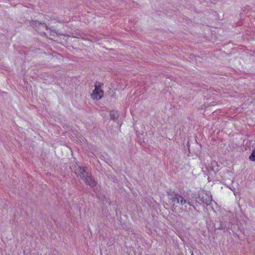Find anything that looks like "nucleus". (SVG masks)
Segmentation results:
<instances>
[{
	"label": "nucleus",
	"mask_w": 255,
	"mask_h": 255,
	"mask_svg": "<svg viewBox=\"0 0 255 255\" xmlns=\"http://www.w3.org/2000/svg\"><path fill=\"white\" fill-rule=\"evenodd\" d=\"M77 170V171L75 170V172L78 174L85 181L86 184L92 187L96 185L95 181L91 176L88 175L86 168L78 166Z\"/></svg>",
	"instance_id": "1"
},
{
	"label": "nucleus",
	"mask_w": 255,
	"mask_h": 255,
	"mask_svg": "<svg viewBox=\"0 0 255 255\" xmlns=\"http://www.w3.org/2000/svg\"><path fill=\"white\" fill-rule=\"evenodd\" d=\"M95 87V89L91 94V98L94 100H99L104 95L103 91L101 89V84L100 83H96Z\"/></svg>",
	"instance_id": "2"
},
{
	"label": "nucleus",
	"mask_w": 255,
	"mask_h": 255,
	"mask_svg": "<svg viewBox=\"0 0 255 255\" xmlns=\"http://www.w3.org/2000/svg\"><path fill=\"white\" fill-rule=\"evenodd\" d=\"M212 200V196L208 194H205L204 196L203 195L201 199V201L206 204V205H209Z\"/></svg>",
	"instance_id": "3"
},
{
	"label": "nucleus",
	"mask_w": 255,
	"mask_h": 255,
	"mask_svg": "<svg viewBox=\"0 0 255 255\" xmlns=\"http://www.w3.org/2000/svg\"><path fill=\"white\" fill-rule=\"evenodd\" d=\"M173 201L180 203L182 205L186 203V200L183 197L177 195L174 198Z\"/></svg>",
	"instance_id": "4"
},
{
	"label": "nucleus",
	"mask_w": 255,
	"mask_h": 255,
	"mask_svg": "<svg viewBox=\"0 0 255 255\" xmlns=\"http://www.w3.org/2000/svg\"><path fill=\"white\" fill-rule=\"evenodd\" d=\"M249 159L251 161H255V148L252 150L251 155L249 156Z\"/></svg>",
	"instance_id": "5"
},
{
	"label": "nucleus",
	"mask_w": 255,
	"mask_h": 255,
	"mask_svg": "<svg viewBox=\"0 0 255 255\" xmlns=\"http://www.w3.org/2000/svg\"><path fill=\"white\" fill-rule=\"evenodd\" d=\"M110 117L111 119L115 120L118 118V114L116 112H112L110 113Z\"/></svg>",
	"instance_id": "6"
},
{
	"label": "nucleus",
	"mask_w": 255,
	"mask_h": 255,
	"mask_svg": "<svg viewBox=\"0 0 255 255\" xmlns=\"http://www.w3.org/2000/svg\"><path fill=\"white\" fill-rule=\"evenodd\" d=\"M37 22V21H32V22H31V25H33V24H34V23H35V24H36Z\"/></svg>",
	"instance_id": "7"
}]
</instances>
